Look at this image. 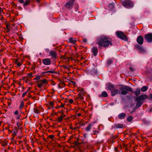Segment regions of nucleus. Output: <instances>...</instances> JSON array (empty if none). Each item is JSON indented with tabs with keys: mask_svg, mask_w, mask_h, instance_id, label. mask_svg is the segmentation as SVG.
Instances as JSON below:
<instances>
[{
	"mask_svg": "<svg viewBox=\"0 0 152 152\" xmlns=\"http://www.w3.org/2000/svg\"><path fill=\"white\" fill-rule=\"evenodd\" d=\"M41 77L40 76H37L34 79V80H37V81L38 82H39L40 81H38L39 80Z\"/></svg>",
	"mask_w": 152,
	"mask_h": 152,
	"instance_id": "7c9ffc66",
	"label": "nucleus"
},
{
	"mask_svg": "<svg viewBox=\"0 0 152 152\" xmlns=\"http://www.w3.org/2000/svg\"><path fill=\"white\" fill-rule=\"evenodd\" d=\"M78 91L79 92L78 94V98L81 100H83L84 98L83 96H84V93H85L84 89L81 88H79L78 89Z\"/></svg>",
	"mask_w": 152,
	"mask_h": 152,
	"instance_id": "423d86ee",
	"label": "nucleus"
},
{
	"mask_svg": "<svg viewBox=\"0 0 152 152\" xmlns=\"http://www.w3.org/2000/svg\"><path fill=\"white\" fill-rule=\"evenodd\" d=\"M129 69L131 71H133L134 70V69L131 67H129Z\"/></svg>",
	"mask_w": 152,
	"mask_h": 152,
	"instance_id": "c03bdc74",
	"label": "nucleus"
},
{
	"mask_svg": "<svg viewBox=\"0 0 152 152\" xmlns=\"http://www.w3.org/2000/svg\"><path fill=\"white\" fill-rule=\"evenodd\" d=\"M102 95L103 97H107L108 96L107 93L105 91L102 92Z\"/></svg>",
	"mask_w": 152,
	"mask_h": 152,
	"instance_id": "393cba45",
	"label": "nucleus"
},
{
	"mask_svg": "<svg viewBox=\"0 0 152 152\" xmlns=\"http://www.w3.org/2000/svg\"><path fill=\"white\" fill-rule=\"evenodd\" d=\"M20 115H18L17 116V118H16L17 119H20Z\"/></svg>",
	"mask_w": 152,
	"mask_h": 152,
	"instance_id": "8fccbe9b",
	"label": "nucleus"
},
{
	"mask_svg": "<svg viewBox=\"0 0 152 152\" xmlns=\"http://www.w3.org/2000/svg\"><path fill=\"white\" fill-rule=\"evenodd\" d=\"M60 113H62V112H61V111H60Z\"/></svg>",
	"mask_w": 152,
	"mask_h": 152,
	"instance_id": "338daca9",
	"label": "nucleus"
},
{
	"mask_svg": "<svg viewBox=\"0 0 152 152\" xmlns=\"http://www.w3.org/2000/svg\"><path fill=\"white\" fill-rule=\"evenodd\" d=\"M30 1L26 0L25 2L23 4V6H25L28 5L29 4Z\"/></svg>",
	"mask_w": 152,
	"mask_h": 152,
	"instance_id": "cd10ccee",
	"label": "nucleus"
},
{
	"mask_svg": "<svg viewBox=\"0 0 152 152\" xmlns=\"http://www.w3.org/2000/svg\"><path fill=\"white\" fill-rule=\"evenodd\" d=\"M23 106H24L23 102H21V104H20V108L21 109L23 107Z\"/></svg>",
	"mask_w": 152,
	"mask_h": 152,
	"instance_id": "473e14b6",
	"label": "nucleus"
},
{
	"mask_svg": "<svg viewBox=\"0 0 152 152\" xmlns=\"http://www.w3.org/2000/svg\"><path fill=\"white\" fill-rule=\"evenodd\" d=\"M7 28L8 29V26H7ZM8 31H9V29H8Z\"/></svg>",
	"mask_w": 152,
	"mask_h": 152,
	"instance_id": "e2e57ef3",
	"label": "nucleus"
},
{
	"mask_svg": "<svg viewBox=\"0 0 152 152\" xmlns=\"http://www.w3.org/2000/svg\"><path fill=\"white\" fill-rule=\"evenodd\" d=\"M69 41L70 43H72L73 44L75 43L76 42V40L72 37H70L69 38Z\"/></svg>",
	"mask_w": 152,
	"mask_h": 152,
	"instance_id": "412c9836",
	"label": "nucleus"
},
{
	"mask_svg": "<svg viewBox=\"0 0 152 152\" xmlns=\"http://www.w3.org/2000/svg\"><path fill=\"white\" fill-rule=\"evenodd\" d=\"M80 115H81V114H80V113H79V114H78V115H77V116H79H79H80Z\"/></svg>",
	"mask_w": 152,
	"mask_h": 152,
	"instance_id": "13d9d810",
	"label": "nucleus"
},
{
	"mask_svg": "<svg viewBox=\"0 0 152 152\" xmlns=\"http://www.w3.org/2000/svg\"><path fill=\"white\" fill-rule=\"evenodd\" d=\"M144 38L148 42H152V34H148L144 36Z\"/></svg>",
	"mask_w": 152,
	"mask_h": 152,
	"instance_id": "6e6552de",
	"label": "nucleus"
},
{
	"mask_svg": "<svg viewBox=\"0 0 152 152\" xmlns=\"http://www.w3.org/2000/svg\"><path fill=\"white\" fill-rule=\"evenodd\" d=\"M54 137V136L53 135H50L49 137L51 139H52Z\"/></svg>",
	"mask_w": 152,
	"mask_h": 152,
	"instance_id": "49530a36",
	"label": "nucleus"
},
{
	"mask_svg": "<svg viewBox=\"0 0 152 152\" xmlns=\"http://www.w3.org/2000/svg\"><path fill=\"white\" fill-rule=\"evenodd\" d=\"M115 88L113 86V85L111 83H109L108 85L107 88L110 90L111 91L114 88Z\"/></svg>",
	"mask_w": 152,
	"mask_h": 152,
	"instance_id": "a211bd4d",
	"label": "nucleus"
},
{
	"mask_svg": "<svg viewBox=\"0 0 152 152\" xmlns=\"http://www.w3.org/2000/svg\"><path fill=\"white\" fill-rule=\"evenodd\" d=\"M120 91L118 89H116L114 88L111 91V95L112 96H114L117 94L120 93Z\"/></svg>",
	"mask_w": 152,
	"mask_h": 152,
	"instance_id": "f8f14e48",
	"label": "nucleus"
},
{
	"mask_svg": "<svg viewBox=\"0 0 152 152\" xmlns=\"http://www.w3.org/2000/svg\"><path fill=\"white\" fill-rule=\"evenodd\" d=\"M69 102L70 103L72 104L73 102V100L72 99H70L69 100Z\"/></svg>",
	"mask_w": 152,
	"mask_h": 152,
	"instance_id": "4c0bfd02",
	"label": "nucleus"
},
{
	"mask_svg": "<svg viewBox=\"0 0 152 152\" xmlns=\"http://www.w3.org/2000/svg\"><path fill=\"white\" fill-rule=\"evenodd\" d=\"M42 62L45 65H49L51 63V60L49 58H44L42 60Z\"/></svg>",
	"mask_w": 152,
	"mask_h": 152,
	"instance_id": "9d476101",
	"label": "nucleus"
},
{
	"mask_svg": "<svg viewBox=\"0 0 152 152\" xmlns=\"http://www.w3.org/2000/svg\"><path fill=\"white\" fill-rule=\"evenodd\" d=\"M83 42H84L85 43H86L87 41V40L86 38H83Z\"/></svg>",
	"mask_w": 152,
	"mask_h": 152,
	"instance_id": "a19ab883",
	"label": "nucleus"
},
{
	"mask_svg": "<svg viewBox=\"0 0 152 152\" xmlns=\"http://www.w3.org/2000/svg\"><path fill=\"white\" fill-rule=\"evenodd\" d=\"M150 98H152V94H150Z\"/></svg>",
	"mask_w": 152,
	"mask_h": 152,
	"instance_id": "4d7b16f0",
	"label": "nucleus"
},
{
	"mask_svg": "<svg viewBox=\"0 0 152 152\" xmlns=\"http://www.w3.org/2000/svg\"><path fill=\"white\" fill-rule=\"evenodd\" d=\"M27 92H28V91H26V92H25L23 93V94L22 95V97H23L26 95V94L27 93Z\"/></svg>",
	"mask_w": 152,
	"mask_h": 152,
	"instance_id": "e433bc0d",
	"label": "nucleus"
},
{
	"mask_svg": "<svg viewBox=\"0 0 152 152\" xmlns=\"http://www.w3.org/2000/svg\"><path fill=\"white\" fill-rule=\"evenodd\" d=\"M17 132L18 131L17 129L16 130V131H15V130H12V135L13 137H15V136L16 135Z\"/></svg>",
	"mask_w": 152,
	"mask_h": 152,
	"instance_id": "a878e982",
	"label": "nucleus"
},
{
	"mask_svg": "<svg viewBox=\"0 0 152 152\" xmlns=\"http://www.w3.org/2000/svg\"><path fill=\"white\" fill-rule=\"evenodd\" d=\"M92 52L94 56H96L98 52V50L97 48L96 47H93L92 48Z\"/></svg>",
	"mask_w": 152,
	"mask_h": 152,
	"instance_id": "2eb2a0df",
	"label": "nucleus"
},
{
	"mask_svg": "<svg viewBox=\"0 0 152 152\" xmlns=\"http://www.w3.org/2000/svg\"><path fill=\"white\" fill-rule=\"evenodd\" d=\"M115 150L116 151L117 150V148H115Z\"/></svg>",
	"mask_w": 152,
	"mask_h": 152,
	"instance_id": "0e129e2a",
	"label": "nucleus"
},
{
	"mask_svg": "<svg viewBox=\"0 0 152 152\" xmlns=\"http://www.w3.org/2000/svg\"><path fill=\"white\" fill-rule=\"evenodd\" d=\"M137 42L140 45H142L143 42V38L141 36H139L137 39Z\"/></svg>",
	"mask_w": 152,
	"mask_h": 152,
	"instance_id": "ddd939ff",
	"label": "nucleus"
},
{
	"mask_svg": "<svg viewBox=\"0 0 152 152\" xmlns=\"http://www.w3.org/2000/svg\"><path fill=\"white\" fill-rule=\"evenodd\" d=\"M18 110H16L15 111L14 113V114L15 115H18Z\"/></svg>",
	"mask_w": 152,
	"mask_h": 152,
	"instance_id": "a18cd8bd",
	"label": "nucleus"
},
{
	"mask_svg": "<svg viewBox=\"0 0 152 152\" xmlns=\"http://www.w3.org/2000/svg\"><path fill=\"white\" fill-rule=\"evenodd\" d=\"M40 82H41V83L43 84H46L48 83V81L46 79H44L42 80H40Z\"/></svg>",
	"mask_w": 152,
	"mask_h": 152,
	"instance_id": "bb28decb",
	"label": "nucleus"
},
{
	"mask_svg": "<svg viewBox=\"0 0 152 152\" xmlns=\"http://www.w3.org/2000/svg\"><path fill=\"white\" fill-rule=\"evenodd\" d=\"M135 47L140 53H145L146 52L145 49L140 45L137 44L135 45Z\"/></svg>",
	"mask_w": 152,
	"mask_h": 152,
	"instance_id": "1a4fd4ad",
	"label": "nucleus"
},
{
	"mask_svg": "<svg viewBox=\"0 0 152 152\" xmlns=\"http://www.w3.org/2000/svg\"><path fill=\"white\" fill-rule=\"evenodd\" d=\"M18 1L21 3H24V1L23 0H18Z\"/></svg>",
	"mask_w": 152,
	"mask_h": 152,
	"instance_id": "37998d69",
	"label": "nucleus"
},
{
	"mask_svg": "<svg viewBox=\"0 0 152 152\" xmlns=\"http://www.w3.org/2000/svg\"><path fill=\"white\" fill-rule=\"evenodd\" d=\"M93 132H94V133L92 134L95 135H96L97 133H99V132L98 131L94 130L93 131Z\"/></svg>",
	"mask_w": 152,
	"mask_h": 152,
	"instance_id": "2f4dec72",
	"label": "nucleus"
},
{
	"mask_svg": "<svg viewBox=\"0 0 152 152\" xmlns=\"http://www.w3.org/2000/svg\"><path fill=\"white\" fill-rule=\"evenodd\" d=\"M147 98V96L146 95H141L137 97L136 99V101L137 102L136 107H140L143 103V101Z\"/></svg>",
	"mask_w": 152,
	"mask_h": 152,
	"instance_id": "7ed1b4c3",
	"label": "nucleus"
},
{
	"mask_svg": "<svg viewBox=\"0 0 152 152\" xmlns=\"http://www.w3.org/2000/svg\"><path fill=\"white\" fill-rule=\"evenodd\" d=\"M2 51L1 50H0V56H1L2 54Z\"/></svg>",
	"mask_w": 152,
	"mask_h": 152,
	"instance_id": "603ef678",
	"label": "nucleus"
},
{
	"mask_svg": "<svg viewBox=\"0 0 152 152\" xmlns=\"http://www.w3.org/2000/svg\"><path fill=\"white\" fill-rule=\"evenodd\" d=\"M43 86V84L42 83L38 84V86L39 88H41Z\"/></svg>",
	"mask_w": 152,
	"mask_h": 152,
	"instance_id": "72a5a7b5",
	"label": "nucleus"
},
{
	"mask_svg": "<svg viewBox=\"0 0 152 152\" xmlns=\"http://www.w3.org/2000/svg\"><path fill=\"white\" fill-rule=\"evenodd\" d=\"M1 123L0 122V126H1Z\"/></svg>",
	"mask_w": 152,
	"mask_h": 152,
	"instance_id": "69168bd1",
	"label": "nucleus"
},
{
	"mask_svg": "<svg viewBox=\"0 0 152 152\" xmlns=\"http://www.w3.org/2000/svg\"><path fill=\"white\" fill-rule=\"evenodd\" d=\"M50 105L51 107H53V102H50Z\"/></svg>",
	"mask_w": 152,
	"mask_h": 152,
	"instance_id": "09e8293b",
	"label": "nucleus"
},
{
	"mask_svg": "<svg viewBox=\"0 0 152 152\" xmlns=\"http://www.w3.org/2000/svg\"><path fill=\"white\" fill-rule=\"evenodd\" d=\"M126 116V114L125 113H122L119 114L118 116L120 119H124Z\"/></svg>",
	"mask_w": 152,
	"mask_h": 152,
	"instance_id": "f3484780",
	"label": "nucleus"
},
{
	"mask_svg": "<svg viewBox=\"0 0 152 152\" xmlns=\"http://www.w3.org/2000/svg\"><path fill=\"white\" fill-rule=\"evenodd\" d=\"M61 58L62 59H64L65 58V56H61Z\"/></svg>",
	"mask_w": 152,
	"mask_h": 152,
	"instance_id": "de8ad7c7",
	"label": "nucleus"
},
{
	"mask_svg": "<svg viewBox=\"0 0 152 152\" xmlns=\"http://www.w3.org/2000/svg\"><path fill=\"white\" fill-rule=\"evenodd\" d=\"M120 90L121 91V94L124 95L128 94V91L134 93L136 96L140 95V88H137L135 91H134L131 88L125 85L122 86V87L120 88Z\"/></svg>",
	"mask_w": 152,
	"mask_h": 152,
	"instance_id": "f03ea898",
	"label": "nucleus"
},
{
	"mask_svg": "<svg viewBox=\"0 0 152 152\" xmlns=\"http://www.w3.org/2000/svg\"><path fill=\"white\" fill-rule=\"evenodd\" d=\"M41 0H37V2H39L40 1H41Z\"/></svg>",
	"mask_w": 152,
	"mask_h": 152,
	"instance_id": "bf43d9fd",
	"label": "nucleus"
},
{
	"mask_svg": "<svg viewBox=\"0 0 152 152\" xmlns=\"http://www.w3.org/2000/svg\"><path fill=\"white\" fill-rule=\"evenodd\" d=\"M7 144V143L6 142H2V146H6Z\"/></svg>",
	"mask_w": 152,
	"mask_h": 152,
	"instance_id": "f704fd0d",
	"label": "nucleus"
},
{
	"mask_svg": "<svg viewBox=\"0 0 152 152\" xmlns=\"http://www.w3.org/2000/svg\"><path fill=\"white\" fill-rule=\"evenodd\" d=\"M112 39L111 38L106 37H103L98 39L97 44L100 48L101 46L106 48L110 45H112Z\"/></svg>",
	"mask_w": 152,
	"mask_h": 152,
	"instance_id": "f257e3e1",
	"label": "nucleus"
},
{
	"mask_svg": "<svg viewBox=\"0 0 152 152\" xmlns=\"http://www.w3.org/2000/svg\"><path fill=\"white\" fill-rule=\"evenodd\" d=\"M150 111L152 112V107L151 109V110Z\"/></svg>",
	"mask_w": 152,
	"mask_h": 152,
	"instance_id": "680f3d73",
	"label": "nucleus"
},
{
	"mask_svg": "<svg viewBox=\"0 0 152 152\" xmlns=\"http://www.w3.org/2000/svg\"><path fill=\"white\" fill-rule=\"evenodd\" d=\"M93 126V124H89L88 125V126L86 128L85 130H86V131L87 132L89 131L90 130L91 128Z\"/></svg>",
	"mask_w": 152,
	"mask_h": 152,
	"instance_id": "aec40b11",
	"label": "nucleus"
},
{
	"mask_svg": "<svg viewBox=\"0 0 152 152\" xmlns=\"http://www.w3.org/2000/svg\"><path fill=\"white\" fill-rule=\"evenodd\" d=\"M108 7L110 10H112L115 7L114 3H110L108 6Z\"/></svg>",
	"mask_w": 152,
	"mask_h": 152,
	"instance_id": "6ab92c4d",
	"label": "nucleus"
},
{
	"mask_svg": "<svg viewBox=\"0 0 152 152\" xmlns=\"http://www.w3.org/2000/svg\"><path fill=\"white\" fill-rule=\"evenodd\" d=\"M34 112L35 113H40V111L39 109L37 108H35L34 109Z\"/></svg>",
	"mask_w": 152,
	"mask_h": 152,
	"instance_id": "c85d7f7f",
	"label": "nucleus"
},
{
	"mask_svg": "<svg viewBox=\"0 0 152 152\" xmlns=\"http://www.w3.org/2000/svg\"><path fill=\"white\" fill-rule=\"evenodd\" d=\"M32 74L31 73H28L27 74L28 76L29 77H32Z\"/></svg>",
	"mask_w": 152,
	"mask_h": 152,
	"instance_id": "ea45409f",
	"label": "nucleus"
},
{
	"mask_svg": "<svg viewBox=\"0 0 152 152\" xmlns=\"http://www.w3.org/2000/svg\"><path fill=\"white\" fill-rule=\"evenodd\" d=\"M64 104H62L61 106L59 107V108L64 107Z\"/></svg>",
	"mask_w": 152,
	"mask_h": 152,
	"instance_id": "6e6d98bb",
	"label": "nucleus"
},
{
	"mask_svg": "<svg viewBox=\"0 0 152 152\" xmlns=\"http://www.w3.org/2000/svg\"><path fill=\"white\" fill-rule=\"evenodd\" d=\"M16 64L18 66H20L21 65V63L19 61H18V63H17Z\"/></svg>",
	"mask_w": 152,
	"mask_h": 152,
	"instance_id": "58836bf2",
	"label": "nucleus"
},
{
	"mask_svg": "<svg viewBox=\"0 0 152 152\" xmlns=\"http://www.w3.org/2000/svg\"><path fill=\"white\" fill-rule=\"evenodd\" d=\"M62 66L64 67L65 69H66L67 68V66L65 65H63Z\"/></svg>",
	"mask_w": 152,
	"mask_h": 152,
	"instance_id": "5fc2aeb1",
	"label": "nucleus"
},
{
	"mask_svg": "<svg viewBox=\"0 0 152 152\" xmlns=\"http://www.w3.org/2000/svg\"><path fill=\"white\" fill-rule=\"evenodd\" d=\"M89 73L92 75H94L96 74V70L95 69H93L92 70H91L88 71Z\"/></svg>",
	"mask_w": 152,
	"mask_h": 152,
	"instance_id": "dca6fc26",
	"label": "nucleus"
},
{
	"mask_svg": "<svg viewBox=\"0 0 152 152\" xmlns=\"http://www.w3.org/2000/svg\"><path fill=\"white\" fill-rule=\"evenodd\" d=\"M71 83L73 85H75V82L73 81H71Z\"/></svg>",
	"mask_w": 152,
	"mask_h": 152,
	"instance_id": "3c124183",
	"label": "nucleus"
},
{
	"mask_svg": "<svg viewBox=\"0 0 152 152\" xmlns=\"http://www.w3.org/2000/svg\"><path fill=\"white\" fill-rule=\"evenodd\" d=\"M14 63L16 64L17 63H18V60L17 59H15L14 61Z\"/></svg>",
	"mask_w": 152,
	"mask_h": 152,
	"instance_id": "79ce46f5",
	"label": "nucleus"
},
{
	"mask_svg": "<svg viewBox=\"0 0 152 152\" xmlns=\"http://www.w3.org/2000/svg\"><path fill=\"white\" fill-rule=\"evenodd\" d=\"M116 34L117 36L120 38L124 40L127 39V37L124 35L123 32L121 31H117Z\"/></svg>",
	"mask_w": 152,
	"mask_h": 152,
	"instance_id": "0eeeda50",
	"label": "nucleus"
},
{
	"mask_svg": "<svg viewBox=\"0 0 152 152\" xmlns=\"http://www.w3.org/2000/svg\"><path fill=\"white\" fill-rule=\"evenodd\" d=\"M148 89V87L146 86H144L142 88L141 90L142 92H145Z\"/></svg>",
	"mask_w": 152,
	"mask_h": 152,
	"instance_id": "b1692460",
	"label": "nucleus"
},
{
	"mask_svg": "<svg viewBox=\"0 0 152 152\" xmlns=\"http://www.w3.org/2000/svg\"><path fill=\"white\" fill-rule=\"evenodd\" d=\"M46 73H50L53 74L55 73V72L54 71H48L46 72Z\"/></svg>",
	"mask_w": 152,
	"mask_h": 152,
	"instance_id": "c9c22d12",
	"label": "nucleus"
},
{
	"mask_svg": "<svg viewBox=\"0 0 152 152\" xmlns=\"http://www.w3.org/2000/svg\"><path fill=\"white\" fill-rule=\"evenodd\" d=\"M49 55L51 56L52 58L53 59H56L57 58V53L53 50H50L49 52Z\"/></svg>",
	"mask_w": 152,
	"mask_h": 152,
	"instance_id": "9b49d317",
	"label": "nucleus"
},
{
	"mask_svg": "<svg viewBox=\"0 0 152 152\" xmlns=\"http://www.w3.org/2000/svg\"><path fill=\"white\" fill-rule=\"evenodd\" d=\"M65 116V115L63 114H62L58 118V121L59 122H61L62 121L63 118Z\"/></svg>",
	"mask_w": 152,
	"mask_h": 152,
	"instance_id": "4be33fe9",
	"label": "nucleus"
},
{
	"mask_svg": "<svg viewBox=\"0 0 152 152\" xmlns=\"http://www.w3.org/2000/svg\"><path fill=\"white\" fill-rule=\"evenodd\" d=\"M79 99V98H78H78H75V100H76V99Z\"/></svg>",
	"mask_w": 152,
	"mask_h": 152,
	"instance_id": "052dcab7",
	"label": "nucleus"
},
{
	"mask_svg": "<svg viewBox=\"0 0 152 152\" xmlns=\"http://www.w3.org/2000/svg\"><path fill=\"white\" fill-rule=\"evenodd\" d=\"M2 11H3V10H2V9L0 7V14H1V12H2Z\"/></svg>",
	"mask_w": 152,
	"mask_h": 152,
	"instance_id": "864d4df0",
	"label": "nucleus"
},
{
	"mask_svg": "<svg viewBox=\"0 0 152 152\" xmlns=\"http://www.w3.org/2000/svg\"><path fill=\"white\" fill-rule=\"evenodd\" d=\"M107 63L108 65H110L112 63V59H109L107 61Z\"/></svg>",
	"mask_w": 152,
	"mask_h": 152,
	"instance_id": "c756f323",
	"label": "nucleus"
},
{
	"mask_svg": "<svg viewBox=\"0 0 152 152\" xmlns=\"http://www.w3.org/2000/svg\"><path fill=\"white\" fill-rule=\"evenodd\" d=\"M75 2V0H70L67 1L64 7L66 9H72Z\"/></svg>",
	"mask_w": 152,
	"mask_h": 152,
	"instance_id": "39448f33",
	"label": "nucleus"
},
{
	"mask_svg": "<svg viewBox=\"0 0 152 152\" xmlns=\"http://www.w3.org/2000/svg\"><path fill=\"white\" fill-rule=\"evenodd\" d=\"M124 127L123 124H116L113 126V127L115 129L122 128Z\"/></svg>",
	"mask_w": 152,
	"mask_h": 152,
	"instance_id": "4468645a",
	"label": "nucleus"
},
{
	"mask_svg": "<svg viewBox=\"0 0 152 152\" xmlns=\"http://www.w3.org/2000/svg\"><path fill=\"white\" fill-rule=\"evenodd\" d=\"M121 3L122 5L126 8H129L133 7V3L132 1L130 0L124 1Z\"/></svg>",
	"mask_w": 152,
	"mask_h": 152,
	"instance_id": "20e7f679",
	"label": "nucleus"
},
{
	"mask_svg": "<svg viewBox=\"0 0 152 152\" xmlns=\"http://www.w3.org/2000/svg\"><path fill=\"white\" fill-rule=\"evenodd\" d=\"M133 119L132 116V115H130L127 117L126 120L128 122H130Z\"/></svg>",
	"mask_w": 152,
	"mask_h": 152,
	"instance_id": "5701e85b",
	"label": "nucleus"
}]
</instances>
